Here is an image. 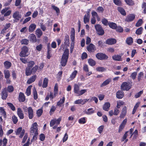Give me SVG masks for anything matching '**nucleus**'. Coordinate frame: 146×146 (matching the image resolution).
I'll return each instance as SVG.
<instances>
[{"label":"nucleus","instance_id":"1","mask_svg":"<svg viewBox=\"0 0 146 146\" xmlns=\"http://www.w3.org/2000/svg\"><path fill=\"white\" fill-rule=\"evenodd\" d=\"M35 64V62L31 60L28 62L27 66L25 69V74L26 76H30L33 73L34 74L36 72L38 68V66L36 65L33 67Z\"/></svg>","mask_w":146,"mask_h":146},{"label":"nucleus","instance_id":"2","mask_svg":"<svg viewBox=\"0 0 146 146\" xmlns=\"http://www.w3.org/2000/svg\"><path fill=\"white\" fill-rule=\"evenodd\" d=\"M69 55V50L68 49H65L63 53L61 59L60 64L62 66H65L67 63Z\"/></svg>","mask_w":146,"mask_h":146},{"label":"nucleus","instance_id":"3","mask_svg":"<svg viewBox=\"0 0 146 146\" xmlns=\"http://www.w3.org/2000/svg\"><path fill=\"white\" fill-rule=\"evenodd\" d=\"M61 119V117H60L57 119L55 118L52 120L50 123V127H53V129H54L57 128L58 125L60 124Z\"/></svg>","mask_w":146,"mask_h":146},{"label":"nucleus","instance_id":"4","mask_svg":"<svg viewBox=\"0 0 146 146\" xmlns=\"http://www.w3.org/2000/svg\"><path fill=\"white\" fill-rule=\"evenodd\" d=\"M29 48L26 46H24L21 48V51L19 53V56L22 57L27 56L29 54Z\"/></svg>","mask_w":146,"mask_h":146},{"label":"nucleus","instance_id":"5","mask_svg":"<svg viewBox=\"0 0 146 146\" xmlns=\"http://www.w3.org/2000/svg\"><path fill=\"white\" fill-rule=\"evenodd\" d=\"M38 124L36 122L33 123L30 128V132L32 135H33L35 133H38Z\"/></svg>","mask_w":146,"mask_h":146},{"label":"nucleus","instance_id":"6","mask_svg":"<svg viewBox=\"0 0 146 146\" xmlns=\"http://www.w3.org/2000/svg\"><path fill=\"white\" fill-rule=\"evenodd\" d=\"M97 33L99 35H103L104 33V30L101 27L100 25H96L95 26Z\"/></svg>","mask_w":146,"mask_h":146},{"label":"nucleus","instance_id":"7","mask_svg":"<svg viewBox=\"0 0 146 146\" xmlns=\"http://www.w3.org/2000/svg\"><path fill=\"white\" fill-rule=\"evenodd\" d=\"M131 88V86L129 82H123L121 85V89L122 90H129Z\"/></svg>","mask_w":146,"mask_h":146},{"label":"nucleus","instance_id":"8","mask_svg":"<svg viewBox=\"0 0 146 146\" xmlns=\"http://www.w3.org/2000/svg\"><path fill=\"white\" fill-rule=\"evenodd\" d=\"M135 18V15L134 14H129L127 15L125 19L126 22L129 23L133 21Z\"/></svg>","mask_w":146,"mask_h":146},{"label":"nucleus","instance_id":"9","mask_svg":"<svg viewBox=\"0 0 146 146\" xmlns=\"http://www.w3.org/2000/svg\"><path fill=\"white\" fill-rule=\"evenodd\" d=\"M96 56L98 59L100 60H106L108 58V57L107 55L102 53H98Z\"/></svg>","mask_w":146,"mask_h":146},{"label":"nucleus","instance_id":"10","mask_svg":"<svg viewBox=\"0 0 146 146\" xmlns=\"http://www.w3.org/2000/svg\"><path fill=\"white\" fill-rule=\"evenodd\" d=\"M13 17L15 19L14 21L16 22H17L21 18V15L19 12L16 11L13 14Z\"/></svg>","mask_w":146,"mask_h":146},{"label":"nucleus","instance_id":"11","mask_svg":"<svg viewBox=\"0 0 146 146\" xmlns=\"http://www.w3.org/2000/svg\"><path fill=\"white\" fill-rule=\"evenodd\" d=\"M1 98L3 100H5L8 96V93L6 88H4L2 90L1 94Z\"/></svg>","mask_w":146,"mask_h":146},{"label":"nucleus","instance_id":"12","mask_svg":"<svg viewBox=\"0 0 146 146\" xmlns=\"http://www.w3.org/2000/svg\"><path fill=\"white\" fill-rule=\"evenodd\" d=\"M77 73L78 71L76 70H74L70 75L69 78L67 80V82H69L73 80L75 78Z\"/></svg>","mask_w":146,"mask_h":146},{"label":"nucleus","instance_id":"13","mask_svg":"<svg viewBox=\"0 0 146 146\" xmlns=\"http://www.w3.org/2000/svg\"><path fill=\"white\" fill-rule=\"evenodd\" d=\"M28 116L29 119H32L34 117L33 110L31 107H29L28 108Z\"/></svg>","mask_w":146,"mask_h":146},{"label":"nucleus","instance_id":"14","mask_svg":"<svg viewBox=\"0 0 146 146\" xmlns=\"http://www.w3.org/2000/svg\"><path fill=\"white\" fill-rule=\"evenodd\" d=\"M17 114L20 119H23L24 117V115L21 109L18 108L17 109Z\"/></svg>","mask_w":146,"mask_h":146},{"label":"nucleus","instance_id":"15","mask_svg":"<svg viewBox=\"0 0 146 146\" xmlns=\"http://www.w3.org/2000/svg\"><path fill=\"white\" fill-rule=\"evenodd\" d=\"M116 40L113 38H110L107 39L106 41V43L109 45H112L115 44Z\"/></svg>","mask_w":146,"mask_h":146},{"label":"nucleus","instance_id":"16","mask_svg":"<svg viewBox=\"0 0 146 146\" xmlns=\"http://www.w3.org/2000/svg\"><path fill=\"white\" fill-rule=\"evenodd\" d=\"M18 98L19 101L20 102H23L25 100V95L22 92L19 93Z\"/></svg>","mask_w":146,"mask_h":146},{"label":"nucleus","instance_id":"17","mask_svg":"<svg viewBox=\"0 0 146 146\" xmlns=\"http://www.w3.org/2000/svg\"><path fill=\"white\" fill-rule=\"evenodd\" d=\"M28 38L30 41L32 43H34L36 41V37L33 34H30Z\"/></svg>","mask_w":146,"mask_h":146},{"label":"nucleus","instance_id":"18","mask_svg":"<svg viewBox=\"0 0 146 146\" xmlns=\"http://www.w3.org/2000/svg\"><path fill=\"white\" fill-rule=\"evenodd\" d=\"M37 76L36 75L32 76L27 80V83L29 84L34 82Z\"/></svg>","mask_w":146,"mask_h":146},{"label":"nucleus","instance_id":"19","mask_svg":"<svg viewBox=\"0 0 146 146\" xmlns=\"http://www.w3.org/2000/svg\"><path fill=\"white\" fill-rule=\"evenodd\" d=\"M112 58L115 61H121L122 60L121 56L117 54H115L113 56Z\"/></svg>","mask_w":146,"mask_h":146},{"label":"nucleus","instance_id":"20","mask_svg":"<svg viewBox=\"0 0 146 146\" xmlns=\"http://www.w3.org/2000/svg\"><path fill=\"white\" fill-rule=\"evenodd\" d=\"M116 97L119 99L122 98L124 96L123 92L121 90L118 91L116 93Z\"/></svg>","mask_w":146,"mask_h":146},{"label":"nucleus","instance_id":"21","mask_svg":"<svg viewBox=\"0 0 146 146\" xmlns=\"http://www.w3.org/2000/svg\"><path fill=\"white\" fill-rule=\"evenodd\" d=\"M4 67L6 69H9L12 66L11 62L8 61H6L4 63Z\"/></svg>","mask_w":146,"mask_h":146},{"label":"nucleus","instance_id":"22","mask_svg":"<svg viewBox=\"0 0 146 146\" xmlns=\"http://www.w3.org/2000/svg\"><path fill=\"white\" fill-rule=\"evenodd\" d=\"M90 17L89 11H88L87 13V14L84 16V23L86 24L89 21Z\"/></svg>","mask_w":146,"mask_h":146},{"label":"nucleus","instance_id":"23","mask_svg":"<svg viewBox=\"0 0 146 146\" xmlns=\"http://www.w3.org/2000/svg\"><path fill=\"white\" fill-rule=\"evenodd\" d=\"M87 101V100L86 99L84 101L82 99H79L75 101L74 102V104H81L82 105H84L85 104Z\"/></svg>","mask_w":146,"mask_h":146},{"label":"nucleus","instance_id":"24","mask_svg":"<svg viewBox=\"0 0 146 146\" xmlns=\"http://www.w3.org/2000/svg\"><path fill=\"white\" fill-rule=\"evenodd\" d=\"M126 111L127 108L126 106H124L123 108L121 113L119 116L120 118H123L125 115Z\"/></svg>","mask_w":146,"mask_h":146},{"label":"nucleus","instance_id":"25","mask_svg":"<svg viewBox=\"0 0 146 146\" xmlns=\"http://www.w3.org/2000/svg\"><path fill=\"white\" fill-rule=\"evenodd\" d=\"M36 25L35 24H31L29 27V31L30 32H33L35 29Z\"/></svg>","mask_w":146,"mask_h":146},{"label":"nucleus","instance_id":"26","mask_svg":"<svg viewBox=\"0 0 146 146\" xmlns=\"http://www.w3.org/2000/svg\"><path fill=\"white\" fill-rule=\"evenodd\" d=\"M110 107V104L109 102L105 103L103 106V109L105 111H108Z\"/></svg>","mask_w":146,"mask_h":146},{"label":"nucleus","instance_id":"27","mask_svg":"<svg viewBox=\"0 0 146 146\" xmlns=\"http://www.w3.org/2000/svg\"><path fill=\"white\" fill-rule=\"evenodd\" d=\"M3 72L5 78V79L9 78L10 73L9 71L8 70H5L3 71Z\"/></svg>","mask_w":146,"mask_h":146},{"label":"nucleus","instance_id":"28","mask_svg":"<svg viewBox=\"0 0 146 146\" xmlns=\"http://www.w3.org/2000/svg\"><path fill=\"white\" fill-rule=\"evenodd\" d=\"M36 34L38 38H40L42 35L43 33L41 30L38 29L36 30Z\"/></svg>","mask_w":146,"mask_h":146},{"label":"nucleus","instance_id":"29","mask_svg":"<svg viewBox=\"0 0 146 146\" xmlns=\"http://www.w3.org/2000/svg\"><path fill=\"white\" fill-rule=\"evenodd\" d=\"M64 41V44L65 45L69 44V37L67 34H66L65 36Z\"/></svg>","mask_w":146,"mask_h":146},{"label":"nucleus","instance_id":"30","mask_svg":"<svg viewBox=\"0 0 146 146\" xmlns=\"http://www.w3.org/2000/svg\"><path fill=\"white\" fill-rule=\"evenodd\" d=\"M48 81V80L47 78H44L42 85V87L43 88H46L47 87Z\"/></svg>","mask_w":146,"mask_h":146},{"label":"nucleus","instance_id":"31","mask_svg":"<svg viewBox=\"0 0 146 146\" xmlns=\"http://www.w3.org/2000/svg\"><path fill=\"white\" fill-rule=\"evenodd\" d=\"M65 100V97L63 96L62 97V99H60V101L57 102V106L61 107L62 106V105L64 103Z\"/></svg>","mask_w":146,"mask_h":146},{"label":"nucleus","instance_id":"32","mask_svg":"<svg viewBox=\"0 0 146 146\" xmlns=\"http://www.w3.org/2000/svg\"><path fill=\"white\" fill-rule=\"evenodd\" d=\"M79 86L77 84H75L74 87V92L78 94L79 91Z\"/></svg>","mask_w":146,"mask_h":146},{"label":"nucleus","instance_id":"33","mask_svg":"<svg viewBox=\"0 0 146 146\" xmlns=\"http://www.w3.org/2000/svg\"><path fill=\"white\" fill-rule=\"evenodd\" d=\"M111 81V79L110 78H108L103 82L100 86L102 87L108 84Z\"/></svg>","mask_w":146,"mask_h":146},{"label":"nucleus","instance_id":"34","mask_svg":"<svg viewBox=\"0 0 146 146\" xmlns=\"http://www.w3.org/2000/svg\"><path fill=\"white\" fill-rule=\"evenodd\" d=\"M108 25L110 28L113 29H115L117 27V24L113 22L109 23Z\"/></svg>","mask_w":146,"mask_h":146},{"label":"nucleus","instance_id":"35","mask_svg":"<svg viewBox=\"0 0 146 146\" xmlns=\"http://www.w3.org/2000/svg\"><path fill=\"white\" fill-rule=\"evenodd\" d=\"M97 71L99 72H103L106 71V69L103 67L99 66L96 68Z\"/></svg>","mask_w":146,"mask_h":146},{"label":"nucleus","instance_id":"36","mask_svg":"<svg viewBox=\"0 0 146 146\" xmlns=\"http://www.w3.org/2000/svg\"><path fill=\"white\" fill-rule=\"evenodd\" d=\"M32 87V86L30 85L27 88L26 92V94L27 96H29L31 94V88Z\"/></svg>","mask_w":146,"mask_h":146},{"label":"nucleus","instance_id":"37","mask_svg":"<svg viewBox=\"0 0 146 146\" xmlns=\"http://www.w3.org/2000/svg\"><path fill=\"white\" fill-rule=\"evenodd\" d=\"M86 118L83 117L80 119L78 121L79 123L80 124H84L86 122Z\"/></svg>","mask_w":146,"mask_h":146},{"label":"nucleus","instance_id":"38","mask_svg":"<svg viewBox=\"0 0 146 146\" xmlns=\"http://www.w3.org/2000/svg\"><path fill=\"white\" fill-rule=\"evenodd\" d=\"M29 40L27 39H23L21 41V43L22 44L28 45L29 43Z\"/></svg>","mask_w":146,"mask_h":146},{"label":"nucleus","instance_id":"39","mask_svg":"<svg viewBox=\"0 0 146 146\" xmlns=\"http://www.w3.org/2000/svg\"><path fill=\"white\" fill-rule=\"evenodd\" d=\"M12 120L14 124H16L18 121V119L17 117L14 115L12 117Z\"/></svg>","mask_w":146,"mask_h":146},{"label":"nucleus","instance_id":"40","mask_svg":"<svg viewBox=\"0 0 146 146\" xmlns=\"http://www.w3.org/2000/svg\"><path fill=\"white\" fill-rule=\"evenodd\" d=\"M126 42L127 44L129 45L131 44L133 42V38L131 37L127 38L126 40Z\"/></svg>","mask_w":146,"mask_h":146},{"label":"nucleus","instance_id":"41","mask_svg":"<svg viewBox=\"0 0 146 146\" xmlns=\"http://www.w3.org/2000/svg\"><path fill=\"white\" fill-rule=\"evenodd\" d=\"M143 27H141L138 29L136 31L135 33L138 35H140L142 34L143 30Z\"/></svg>","mask_w":146,"mask_h":146},{"label":"nucleus","instance_id":"42","mask_svg":"<svg viewBox=\"0 0 146 146\" xmlns=\"http://www.w3.org/2000/svg\"><path fill=\"white\" fill-rule=\"evenodd\" d=\"M33 94L34 99L36 100L38 98V94L35 88L33 90Z\"/></svg>","mask_w":146,"mask_h":146},{"label":"nucleus","instance_id":"43","mask_svg":"<svg viewBox=\"0 0 146 146\" xmlns=\"http://www.w3.org/2000/svg\"><path fill=\"white\" fill-rule=\"evenodd\" d=\"M58 93V86L57 83L55 84L54 88V96H56V95Z\"/></svg>","mask_w":146,"mask_h":146},{"label":"nucleus","instance_id":"44","mask_svg":"<svg viewBox=\"0 0 146 146\" xmlns=\"http://www.w3.org/2000/svg\"><path fill=\"white\" fill-rule=\"evenodd\" d=\"M7 105L12 111H14L15 110V108L12 103L8 102Z\"/></svg>","mask_w":146,"mask_h":146},{"label":"nucleus","instance_id":"45","mask_svg":"<svg viewBox=\"0 0 146 146\" xmlns=\"http://www.w3.org/2000/svg\"><path fill=\"white\" fill-rule=\"evenodd\" d=\"M7 91L10 93L14 91V88L11 85L7 87Z\"/></svg>","mask_w":146,"mask_h":146},{"label":"nucleus","instance_id":"46","mask_svg":"<svg viewBox=\"0 0 146 146\" xmlns=\"http://www.w3.org/2000/svg\"><path fill=\"white\" fill-rule=\"evenodd\" d=\"M43 113V110L42 109H40L36 111V114L37 117H40Z\"/></svg>","mask_w":146,"mask_h":146},{"label":"nucleus","instance_id":"47","mask_svg":"<svg viewBox=\"0 0 146 146\" xmlns=\"http://www.w3.org/2000/svg\"><path fill=\"white\" fill-rule=\"evenodd\" d=\"M0 113L3 114L4 116L5 117L6 116V113L3 107H0Z\"/></svg>","mask_w":146,"mask_h":146},{"label":"nucleus","instance_id":"48","mask_svg":"<svg viewBox=\"0 0 146 146\" xmlns=\"http://www.w3.org/2000/svg\"><path fill=\"white\" fill-rule=\"evenodd\" d=\"M56 109V108L55 106H52L49 111V113L50 115H51L52 114H53L55 111Z\"/></svg>","mask_w":146,"mask_h":146},{"label":"nucleus","instance_id":"49","mask_svg":"<svg viewBox=\"0 0 146 146\" xmlns=\"http://www.w3.org/2000/svg\"><path fill=\"white\" fill-rule=\"evenodd\" d=\"M102 23L105 26H107L108 25H109V23L108 20L105 18L103 19L102 20Z\"/></svg>","mask_w":146,"mask_h":146},{"label":"nucleus","instance_id":"50","mask_svg":"<svg viewBox=\"0 0 146 146\" xmlns=\"http://www.w3.org/2000/svg\"><path fill=\"white\" fill-rule=\"evenodd\" d=\"M144 74L143 72H141L138 74V80L139 82H140L141 80V78L143 77Z\"/></svg>","mask_w":146,"mask_h":146},{"label":"nucleus","instance_id":"51","mask_svg":"<svg viewBox=\"0 0 146 146\" xmlns=\"http://www.w3.org/2000/svg\"><path fill=\"white\" fill-rule=\"evenodd\" d=\"M42 48V44H40L39 45H38L36 46V50L38 51H41Z\"/></svg>","mask_w":146,"mask_h":146},{"label":"nucleus","instance_id":"52","mask_svg":"<svg viewBox=\"0 0 146 146\" xmlns=\"http://www.w3.org/2000/svg\"><path fill=\"white\" fill-rule=\"evenodd\" d=\"M143 23V22L142 19H140L138 21L136 24L135 26L137 27H140L142 25Z\"/></svg>","mask_w":146,"mask_h":146},{"label":"nucleus","instance_id":"53","mask_svg":"<svg viewBox=\"0 0 146 146\" xmlns=\"http://www.w3.org/2000/svg\"><path fill=\"white\" fill-rule=\"evenodd\" d=\"M125 1L126 3L129 5H132L134 4L132 0H125Z\"/></svg>","mask_w":146,"mask_h":146},{"label":"nucleus","instance_id":"54","mask_svg":"<svg viewBox=\"0 0 146 146\" xmlns=\"http://www.w3.org/2000/svg\"><path fill=\"white\" fill-rule=\"evenodd\" d=\"M39 137H40V138H39L40 140L41 141H43L44 140V139H45V137L43 133L41 134L40 135Z\"/></svg>","mask_w":146,"mask_h":146},{"label":"nucleus","instance_id":"55","mask_svg":"<svg viewBox=\"0 0 146 146\" xmlns=\"http://www.w3.org/2000/svg\"><path fill=\"white\" fill-rule=\"evenodd\" d=\"M113 2L116 5L118 6L121 5V2L120 0H113Z\"/></svg>","mask_w":146,"mask_h":146},{"label":"nucleus","instance_id":"56","mask_svg":"<svg viewBox=\"0 0 146 146\" xmlns=\"http://www.w3.org/2000/svg\"><path fill=\"white\" fill-rule=\"evenodd\" d=\"M83 70L86 72H89V68L88 66L86 64H85L84 65L83 67Z\"/></svg>","mask_w":146,"mask_h":146},{"label":"nucleus","instance_id":"57","mask_svg":"<svg viewBox=\"0 0 146 146\" xmlns=\"http://www.w3.org/2000/svg\"><path fill=\"white\" fill-rule=\"evenodd\" d=\"M86 92V90L85 89L82 90H79L78 93V96H80L82 95Z\"/></svg>","mask_w":146,"mask_h":146},{"label":"nucleus","instance_id":"58","mask_svg":"<svg viewBox=\"0 0 146 146\" xmlns=\"http://www.w3.org/2000/svg\"><path fill=\"white\" fill-rule=\"evenodd\" d=\"M128 132V131H126L124 135L122 137V138L121 139V141L123 142V141L125 140L127 137L128 135H127V133Z\"/></svg>","mask_w":146,"mask_h":146},{"label":"nucleus","instance_id":"59","mask_svg":"<svg viewBox=\"0 0 146 146\" xmlns=\"http://www.w3.org/2000/svg\"><path fill=\"white\" fill-rule=\"evenodd\" d=\"M68 135L67 133H65L64 137L63 138V142H64L66 141L68 139Z\"/></svg>","mask_w":146,"mask_h":146},{"label":"nucleus","instance_id":"60","mask_svg":"<svg viewBox=\"0 0 146 146\" xmlns=\"http://www.w3.org/2000/svg\"><path fill=\"white\" fill-rule=\"evenodd\" d=\"M143 93V91H139V92L135 94V98H137L139 97Z\"/></svg>","mask_w":146,"mask_h":146},{"label":"nucleus","instance_id":"61","mask_svg":"<svg viewBox=\"0 0 146 146\" xmlns=\"http://www.w3.org/2000/svg\"><path fill=\"white\" fill-rule=\"evenodd\" d=\"M62 71H60L58 73V74H57V75L58 76L57 78L58 80H60L61 79L62 76Z\"/></svg>","mask_w":146,"mask_h":146},{"label":"nucleus","instance_id":"62","mask_svg":"<svg viewBox=\"0 0 146 146\" xmlns=\"http://www.w3.org/2000/svg\"><path fill=\"white\" fill-rule=\"evenodd\" d=\"M137 75V73L136 72H134L133 73H132L131 76L130 77L132 78L134 80L135 79L136 76Z\"/></svg>","mask_w":146,"mask_h":146},{"label":"nucleus","instance_id":"63","mask_svg":"<svg viewBox=\"0 0 146 146\" xmlns=\"http://www.w3.org/2000/svg\"><path fill=\"white\" fill-rule=\"evenodd\" d=\"M104 128V126L102 125L100 126L98 128V131L100 133H101L103 131Z\"/></svg>","mask_w":146,"mask_h":146},{"label":"nucleus","instance_id":"64","mask_svg":"<svg viewBox=\"0 0 146 146\" xmlns=\"http://www.w3.org/2000/svg\"><path fill=\"white\" fill-rule=\"evenodd\" d=\"M120 14L124 16L126 15V13L125 10H118Z\"/></svg>","mask_w":146,"mask_h":146}]
</instances>
